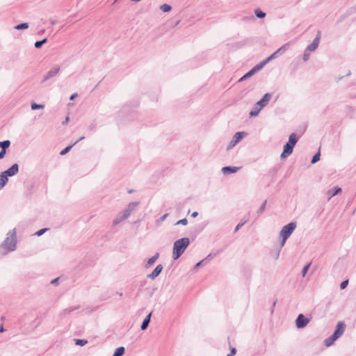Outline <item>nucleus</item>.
Masks as SVG:
<instances>
[{
    "instance_id": "nucleus-1",
    "label": "nucleus",
    "mask_w": 356,
    "mask_h": 356,
    "mask_svg": "<svg viewBox=\"0 0 356 356\" xmlns=\"http://www.w3.org/2000/svg\"><path fill=\"white\" fill-rule=\"evenodd\" d=\"M190 244V240L187 237H184L175 241L173 244L172 258L174 260L179 259L184 252L185 250Z\"/></svg>"
},
{
    "instance_id": "nucleus-2",
    "label": "nucleus",
    "mask_w": 356,
    "mask_h": 356,
    "mask_svg": "<svg viewBox=\"0 0 356 356\" xmlns=\"http://www.w3.org/2000/svg\"><path fill=\"white\" fill-rule=\"evenodd\" d=\"M16 229L14 228L8 232L7 236L1 246L9 252L14 251L17 246Z\"/></svg>"
},
{
    "instance_id": "nucleus-3",
    "label": "nucleus",
    "mask_w": 356,
    "mask_h": 356,
    "mask_svg": "<svg viewBox=\"0 0 356 356\" xmlns=\"http://www.w3.org/2000/svg\"><path fill=\"white\" fill-rule=\"evenodd\" d=\"M298 138L299 136L296 134H291L289 136L288 142L284 146V150L280 156L281 159H286L292 154L293 147L297 143Z\"/></svg>"
},
{
    "instance_id": "nucleus-4",
    "label": "nucleus",
    "mask_w": 356,
    "mask_h": 356,
    "mask_svg": "<svg viewBox=\"0 0 356 356\" xmlns=\"http://www.w3.org/2000/svg\"><path fill=\"white\" fill-rule=\"evenodd\" d=\"M296 222H291L286 225L284 226L280 232V236L282 238V241L280 242V248H282L286 243V241L289 238L293 232L296 228Z\"/></svg>"
},
{
    "instance_id": "nucleus-5",
    "label": "nucleus",
    "mask_w": 356,
    "mask_h": 356,
    "mask_svg": "<svg viewBox=\"0 0 356 356\" xmlns=\"http://www.w3.org/2000/svg\"><path fill=\"white\" fill-rule=\"evenodd\" d=\"M60 72V66L59 65H53L49 70L44 75L42 82H45L51 79L56 77Z\"/></svg>"
},
{
    "instance_id": "nucleus-6",
    "label": "nucleus",
    "mask_w": 356,
    "mask_h": 356,
    "mask_svg": "<svg viewBox=\"0 0 356 356\" xmlns=\"http://www.w3.org/2000/svg\"><path fill=\"white\" fill-rule=\"evenodd\" d=\"M247 136V133L244 132V131H240V132H236L232 140L229 142L227 147V149L229 150L230 149H232V147H234L237 143H238L241 139L246 136Z\"/></svg>"
},
{
    "instance_id": "nucleus-7",
    "label": "nucleus",
    "mask_w": 356,
    "mask_h": 356,
    "mask_svg": "<svg viewBox=\"0 0 356 356\" xmlns=\"http://www.w3.org/2000/svg\"><path fill=\"white\" fill-rule=\"evenodd\" d=\"M309 318H306L302 314H300L296 320V325L298 329L304 328L309 323Z\"/></svg>"
},
{
    "instance_id": "nucleus-8",
    "label": "nucleus",
    "mask_w": 356,
    "mask_h": 356,
    "mask_svg": "<svg viewBox=\"0 0 356 356\" xmlns=\"http://www.w3.org/2000/svg\"><path fill=\"white\" fill-rule=\"evenodd\" d=\"M345 327H346V325L342 321H339L337 326H336V329L333 333V336L334 337H335V339H338L339 338L344 332L345 331Z\"/></svg>"
},
{
    "instance_id": "nucleus-9",
    "label": "nucleus",
    "mask_w": 356,
    "mask_h": 356,
    "mask_svg": "<svg viewBox=\"0 0 356 356\" xmlns=\"http://www.w3.org/2000/svg\"><path fill=\"white\" fill-rule=\"evenodd\" d=\"M321 33L318 32L316 38L314 39L312 42L306 47V49L310 52L315 51L319 45Z\"/></svg>"
},
{
    "instance_id": "nucleus-10",
    "label": "nucleus",
    "mask_w": 356,
    "mask_h": 356,
    "mask_svg": "<svg viewBox=\"0 0 356 356\" xmlns=\"http://www.w3.org/2000/svg\"><path fill=\"white\" fill-rule=\"evenodd\" d=\"M138 202H133L129 203L127 205V208L122 212L124 217L128 218L130 216L131 212L134 211L136 208L138 207Z\"/></svg>"
},
{
    "instance_id": "nucleus-11",
    "label": "nucleus",
    "mask_w": 356,
    "mask_h": 356,
    "mask_svg": "<svg viewBox=\"0 0 356 356\" xmlns=\"http://www.w3.org/2000/svg\"><path fill=\"white\" fill-rule=\"evenodd\" d=\"M271 97H272L271 93H266L263 96V97L259 101H258L256 104L257 106H259V107H260V108L263 109L268 104Z\"/></svg>"
},
{
    "instance_id": "nucleus-12",
    "label": "nucleus",
    "mask_w": 356,
    "mask_h": 356,
    "mask_svg": "<svg viewBox=\"0 0 356 356\" xmlns=\"http://www.w3.org/2000/svg\"><path fill=\"white\" fill-rule=\"evenodd\" d=\"M19 172V165L17 163H15L6 170L3 172L8 177L15 175Z\"/></svg>"
},
{
    "instance_id": "nucleus-13",
    "label": "nucleus",
    "mask_w": 356,
    "mask_h": 356,
    "mask_svg": "<svg viewBox=\"0 0 356 356\" xmlns=\"http://www.w3.org/2000/svg\"><path fill=\"white\" fill-rule=\"evenodd\" d=\"M163 268V267L161 264L157 265L154 270L150 274L147 275V277L152 280L156 279L161 273Z\"/></svg>"
},
{
    "instance_id": "nucleus-14",
    "label": "nucleus",
    "mask_w": 356,
    "mask_h": 356,
    "mask_svg": "<svg viewBox=\"0 0 356 356\" xmlns=\"http://www.w3.org/2000/svg\"><path fill=\"white\" fill-rule=\"evenodd\" d=\"M341 191V188L338 186H336L332 189L328 190L326 192V195L328 197V200H330L332 197L337 195Z\"/></svg>"
},
{
    "instance_id": "nucleus-15",
    "label": "nucleus",
    "mask_w": 356,
    "mask_h": 356,
    "mask_svg": "<svg viewBox=\"0 0 356 356\" xmlns=\"http://www.w3.org/2000/svg\"><path fill=\"white\" fill-rule=\"evenodd\" d=\"M240 168L235 166H225L222 168V172L225 175L235 173Z\"/></svg>"
},
{
    "instance_id": "nucleus-16",
    "label": "nucleus",
    "mask_w": 356,
    "mask_h": 356,
    "mask_svg": "<svg viewBox=\"0 0 356 356\" xmlns=\"http://www.w3.org/2000/svg\"><path fill=\"white\" fill-rule=\"evenodd\" d=\"M8 177L2 172L0 173V190H1L8 183Z\"/></svg>"
},
{
    "instance_id": "nucleus-17",
    "label": "nucleus",
    "mask_w": 356,
    "mask_h": 356,
    "mask_svg": "<svg viewBox=\"0 0 356 356\" xmlns=\"http://www.w3.org/2000/svg\"><path fill=\"white\" fill-rule=\"evenodd\" d=\"M290 47V42H287L282 45L281 47H280L277 51L275 52L277 53L278 56L283 54L284 52H286Z\"/></svg>"
},
{
    "instance_id": "nucleus-18",
    "label": "nucleus",
    "mask_w": 356,
    "mask_h": 356,
    "mask_svg": "<svg viewBox=\"0 0 356 356\" xmlns=\"http://www.w3.org/2000/svg\"><path fill=\"white\" fill-rule=\"evenodd\" d=\"M85 138L84 136H82L78 140H76L75 143H74L73 144L66 147L65 148H64L60 152V155H65L66 154L70 149L74 145H76L77 143H79V141L83 140Z\"/></svg>"
},
{
    "instance_id": "nucleus-19",
    "label": "nucleus",
    "mask_w": 356,
    "mask_h": 356,
    "mask_svg": "<svg viewBox=\"0 0 356 356\" xmlns=\"http://www.w3.org/2000/svg\"><path fill=\"white\" fill-rule=\"evenodd\" d=\"M159 252H156L153 257H152L151 258H149L148 260H147V262L145 264V268H149L152 265H153L154 264V262L156 261V259L159 258Z\"/></svg>"
},
{
    "instance_id": "nucleus-20",
    "label": "nucleus",
    "mask_w": 356,
    "mask_h": 356,
    "mask_svg": "<svg viewBox=\"0 0 356 356\" xmlns=\"http://www.w3.org/2000/svg\"><path fill=\"white\" fill-rule=\"evenodd\" d=\"M127 219L126 217H124V216L123 215L122 213H120L117 215V216L115 217V218L113 220V226H115L117 225H118L119 223H120L122 221H123L124 220Z\"/></svg>"
},
{
    "instance_id": "nucleus-21",
    "label": "nucleus",
    "mask_w": 356,
    "mask_h": 356,
    "mask_svg": "<svg viewBox=\"0 0 356 356\" xmlns=\"http://www.w3.org/2000/svg\"><path fill=\"white\" fill-rule=\"evenodd\" d=\"M261 110L262 108H260V107H259V106H257V104H255L253 108L250 112L249 115L250 117H256L259 115Z\"/></svg>"
},
{
    "instance_id": "nucleus-22",
    "label": "nucleus",
    "mask_w": 356,
    "mask_h": 356,
    "mask_svg": "<svg viewBox=\"0 0 356 356\" xmlns=\"http://www.w3.org/2000/svg\"><path fill=\"white\" fill-rule=\"evenodd\" d=\"M266 64H267V63L265 61V60H264L263 61H261L259 64L256 65L251 70H252V72H254V74H255L256 72H257L259 70H261Z\"/></svg>"
},
{
    "instance_id": "nucleus-23",
    "label": "nucleus",
    "mask_w": 356,
    "mask_h": 356,
    "mask_svg": "<svg viewBox=\"0 0 356 356\" xmlns=\"http://www.w3.org/2000/svg\"><path fill=\"white\" fill-rule=\"evenodd\" d=\"M78 308H79V307H73L65 309L60 312V314L62 316H65L66 315L70 314L72 312L77 309Z\"/></svg>"
},
{
    "instance_id": "nucleus-24",
    "label": "nucleus",
    "mask_w": 356,
    "mask_h": 356,
    "mask_svg": "<svg viewBox=\"0 0 356 356\" xmlns=\"http://www.w3.org/2000/svg\"><path fill=\"white\" fill-rule=\"evenodd\" d=\"M337 340V339H335V337H334L333 335H331L330 337L327 338L326 339H325L324 341V344L325 346L327 347H329L333 343L334 341H335Z\"/></svg>"
},
{
    "instance_id": "nucleus-25",
    "label": "nucleus",
    "mask_w": 356,
    "mask_h": 356,
    "mask_svg": "<svg viewBox=\"0 0 356 356\" xmlns=\"http://www.w3.org/2000/svg\"><path fill=\"white\" fill-rule=\"evenodd\" d=\"M125 352L124 347L121 346L115 349L113 356H122Z\"/></svg>"
},
{
    "instance_id": "nucleus-26",
    "label": "nucleus",
    "mask_w": 356,
    "mask_h": 356,
    "mask_svg": "<svg viewBox=\"0 0 356 356\" xmlns=\"http://www.w3.org/2000/svg\"><path fill=\"white\" fill-rule=\"evenodd\" d=\"M10 145V141L9 140H6L0 142V148L1 149L6 150L7 148H8Z\"/></svg>"
},
{
    "instance_id": "nucleus-27",
    "label": "nucleus",
    "mask_w": 356,
    "mask_h": 356,
    "mask_svg": "<svg viewBox=\"0 0 356 356\" xmlns=\"http://www.w3.org/2000/svg\"><path fill=\"white\" fill-rule=\"evenodd\" d=\"M29 28V24L26 22L19 24L14 27L16 30L26 29Z\"/></svg>"
},
{
    "instance_id": "nucleus-28",
    "label": "nucleus",
    "mask_w": 356,
    "mask_h": 356,
    "mask_svg": "<svg viewBox=\"0 0 356 356\" xmlns=\"http://www.w3.org/2000/svg\"><path fill=\"white\" fill-rule=\"evenodd\" d=\"M160 9L164 13H167L170 11L172 8L170 5L164 3L160 6Z\"/></svg>"
},
{
    "instance_id": "nucleus-29",
    "label": "nucleus",
    "mask_w": 356,
    "mask_h": 356,
    "mask_svg": "<svg viewBox=\"0 0 356 356\" xmlns=\"http://www.w3.org/2000/svg\"><path fill=\"white\" fill-rule=\"evenodd\" d=\"M47 42V38H44V39H43L42 40L36 41L35 42L34 46H35V48L39 49V48H40L42 46V44H44Z\"/></svg>"
},
{
    "instance_id": "nucleus-30",
    "label": "nucleus",
    "mask_w": 356,
    "mask_h": 356,
    "mask_svg": "<svg viewBox=\"0 0 356 356\" xmlns=\"http://www.w3.org/2000/svg\"><path fill=\"white\" fill-rule=\"evenodd\" d=\"M254 72H252V70H250L248 72H247L245 74H244L240 79L239 81H243L250 77H251L252 75H254Z\"/></svg>"
},
{
    "instance_id": "nucleus-31",
    "label": "nucleus",
    "mask_w": 356,
    "mask_h": 356,
    "mask_svg": "<svg viewBox=\"0 0 356 356\" xmlns=\"http://www.w3.org/2000/svg\"><path fill=\"white\" fill-rule=\"evenodd\" d=\"M254 13L258 18H264L266 16V13L260 9H256Z\"/></svg>"
},
{
    "instance_id": "nucleus-32",
    "label": "nucleus",
    "mask_w": 356,
    "mask_h": 356,
    "mask_svg": "<svg viewBox=\"0 0 356 356\" xmlns=\"http://www.w3.org/2000/svg\"><path fill=\"white\" fill-rule=\"evenodd\" d=\"M320 156H321V153H320V151H318L316 154H314V156L312 157V161L311 163H316L317 161H318L320 160Z\"/></svg>"
},
{
    "instance_id": "nucleus-33",
    "label": "nucleus",
    "mask_w": 356,
    "mask_h": 356,
    "mask_svg": "<svg viewBox=\"0 0 356 356\" xmlns=\"http://www.w3.org/2000/svg\"><path fill=\"white\" fill-rule=\"evenodd\" d=\"M31 107L32 110H37V109H40V108H43L44 107V106L43 104H38L36 103H32Z\"/></svg>"
},
{
    "instance_id": "nucleus-34",
    "label": "nucleus",
    "mask_w": 356,
    "mask_h": 356,
    "mask_svg": "<svg viewBox=\"0 0 356 356\" xmlns=\"http://www.w3.org/2000/svg\"><path fill=\"white\" fill-rule=\"evenodd\" d=\"M310 51H307L306 49H305V51H304V54H303V56H302V59L304 61H307L309 58V56H310Z\"/></svg>"
},
{
    "instance_id": "nucleus-35",
    "label": "nucleus",
    "mask_w": 356,
    "mask_h": 356,
    "mask_svg": "<svg viewBox=\"0 0 356 356\" xmlns=\"http://www.w3.org/2000/svg\"><path fill=\"white\" fill-rule=\"evenodd\" d=\"M75 344L83 346L87 343V341L85 339H75Z\"/></svg>"
},
{
    "instance_id": "nucleus-36",
    "label": "nucleus",
    "mask_w": 356,
    "mask_h": 356,
    "mask_svg": "<svg viewBox=\"0 0 356 356\" xmlns=\"http://www.w3.org/2000/svg\"><path fill=\"white\" fill-rule=\"evenodd\" d=\"M266 202H267V201H266V200H265V201L263 202V204H261V206L260 207V208L258 209V211H257V213L261 214V213H262L265 211V209H266Z\"/></svg>"
},
{
    "instance_id": "nucleus-37",
    "label": "nucleus",
    "mask_w": 356,
    "mask_h": 356,
    "mask_svg": "<svg viewBox=\"0 0 356 356\" xmlns=\"http://www.w3.org/2000/svg\"><path fill=\"white\" fill-rule=\"evenodd\" d=\"M168 213H165V214L163 215L162 216H161V217H160V218L156 220V224H157L158 225H161V223L162 222H163V221L165 220V218L168 217Z\"/></svg>"
},
{
    "instance_id": "nucleus-38",
    "label": "nucleus",
    "mask_w": 356,
    "mask_h": 356,
    "mask_svg": "<svg viewBox=\"0 0 356 356\" xmlns=\"http://www.w3.org/2000/svg\"><path fill=\"white\" fill-rule=\"evenodd\" d=\"M279 56L277 54V53L274 52L270 56H268L266 59H265V61L268 63L273 59L278 57Z\"/></svg>"
},
{
    "instance_id": "nucleus-39",
    "label": "nucleus",
    "mask_w": 356,
    "mask_h": 356,
    "mask_svg": "<svg viewBox=\"0 0 356 356\" xmlns=\"http://www.w3.org/2000/svg\"><path fill=\"white\" fill-rule=\"evenodd\" d=\"M149 324V322H148L147 321H145V319L143 320V323H142V325L140 326V329L142 330H145L147 329V327H148Z\"/></svg>"
},
{
    "instance_id": "nucleus-40",
    "label": "nucleus",
    "mask_w": 356,
    "mask_h": 356,
    "mask_svg": "<svg viewBox=\"0 0 356 356\" xmlns=\"http://www.w3.org/2000/svg\"><path fill=\"white\" fill-rule=\"evenodd\" d=\"M187 223H188L187 219L186 218H183V219L179 220V221H177L175 225H187Z\"/></svg>"
},
{
    "instance_id": "nucleus-41",
    "label": "nucleus",
    "mask_w": 356,
    "mask_h": 356,
    "mask_svg": "<svg viewBox=\"0 0 356 356\" xmlns=\"http://www.w3.org/2000/svg\"><path fill=\"white\" fill-rule=\"evenodd\" d=\"M247 221L248 220H245L243 222L238 223L235 227L234 232H236L242 226H243L247 222Z\"/></svg>"
},
{
    "instance_id": "nucleus-42",
    "label": "nucleus",
    "mask_w": 356,
    "mask_h": 356,
    "mask_svg": "<svg viewBox=\"0 0 356 356\" xmlns=\"http://www.w3.org/2000/svg\"><path fill=\"white\" fill-rule=\"evenodd\" d=\"M309 266H310V264H308L307 265H306V266L303 268L302 271V277H305V275H306V273H307V270H308V269H309Z\"/></svg>"
},
{
    "instance_id": "nucleus-43",
    "label": "nucleus",
    "mask_w": 356,
    "mask_h": 356,
    "mask_svg": "<svg viewBox=\"0 0 356 356\" xmlns=\"http://www.w3.org/2000/svg\"><path fill=\"white\" fill-rule=\"evenodd\" d=\"M47 229V228L41 229L35 233V235L38 236H42Z\"/></svg>"
},
{
    "instance_id": "nucleus-44",
    "label": "nucleus",
    "mask_w": 356,
    "mask_h": 356,
    "mask_svg": "<svg viewBox=\"0 0 356 356\" xmlns=\"http://www.w3.org/2000/svg\"><path fill=\"white\" fill-rule=\"evenodd\" d=\"M211 257V254H209L205 259H202V261L197 262L195 266V268H197V267H200V266L205 261L207 260L208 258H209Z\"/></svg>"
},
{
    "instance_id": "nucleus-45",
    "label": "nucleus",
    "mask_w": 356,
    "mask_h": 356,
    "mask_svg": "<svg viewBox=\"0 0 356 356\" xmlns=\"http://www.w3.org/2000/svg\"><path fill=\"white\" fill-rule=\"evenodd\" d=\"M348 284V280L343 281L340 284V288L341 289H344L347 286Z\"/></svg>"
},
{
    "instance_id": "nucleus-46",
    "label": "nucleus",
    "mask_w": 356,
    "mask_h": 356,
    "mask_svg": "<svg viewBox=\"0 0 356 356\" xmlns=\"http://www.w3.org/2000/svg\"><path fill=\"white\" fill-rule=\"evenodd\" d=\"M236 353V349L234 347H232L230 349V353L227 355V356H234Z\"/></svg>"
},
{
    "instance_id": "nucleus-47",
    "label": "nucleus",
    "mask_w": 356,
    "mask_h": 356,
    "mask_svg": "<svg viewBox=\"0 0 356 356\" xmlns=\"http://www.w3.org/2000/svg\"><path fill=\"white\" fill-rule=\"evenodd\" d=\"M6 154V150L1 149L0 151V160L3 159Z\"/></svg>"
},
{
    "instance_id": "nucleus-48",
    "label": "nucleus",
    "mask_w": 356,
    "mask_h": 356,
    "mask_svg": "<svg viewBox=\"0 0 356 356\" xmlns=\"http://www.w3.org/2000/svg\"><path fill=\"white\" fill-rule=\"evenodd\" d=\"M151 316H152V312H150L148 315L146 316V317L145 318V320L147 321L148 322H150Z\"/></svg>"
},
{
    "instance_id": "nucleus-49",
    "label": "nucleus",
    "mask_w": 356,
    "mask_h": 356,
    "mask_svg": "<svg viewBox=\"0 0 356 356\" xmlns=\"http://www.w3.org/2000/svg\"><path fill=\"white\" fill-rule=\"evenodd\" d=\"M88 130L89 131H93L95 129V124H91L88 127Z\"/></svg>"
},
{
    "instance_id": "nucleus-50",
    "label": "nucleus",
    "mask_w": 356,
    "mask_h": 356,
    "mask_svg": "<svg viewBox=\"0 0 356 356\" xmlns=\"http://www.w3.org/2000/svg\"><path fill=\"white\" fill-rule=\"evenodd\" d=\"M280 250H279L276 252V254H274V257H275V259H278L279 255H280Z\"/></svg>"
},
{
    "instance_id": "nucleus-51",
    "label": "nucleus",
    "mask_w": 356,
    "mask_h": 356,
    "mask_svg": "<svg viewBox=\"0 0 356 356\" xmlns=\"http://www.w3.org/2000/svg\"><path fill=\"white\" fill-rule=\"evenodd\" d=\"M77 97V93H74V94H72V95L70 96V100H72V99H74L75 97Z\"/></svg>"
},
{
    "instance_id": "nucleus-52",
    "label": "nucleus",
    "mask_w": 356,
    "mask_h": 356,
    "mask_svg": "<svg viewBox=\"0 0 356 356\" xmlns=\"http://www.w3.org/2000/svg\"><path fill=\"white\" fill-rule=\"evenodd\" d=\"M198 215V213L197 211H195L193 212L192 214H191V216L193 218H195Z\"/></svg>"
},
{
    "instance_id": "nucleus-53",
    "label": "nucleus",
    "mask_w": 356,
    "mask_h": 356,
    "mask_svg": "<svg viewBox=\"0 0 356 356\" xmlns=\"http://www.w3.org/2000/svg\"><path fill=\"white\" fill-rule=\"evenodd\" d=\"M58 278H56V279L51 280V284H56L58 282Z\"/></svg>"
},
{
    "instance_id": "nucleus-54",
    "label": "nucleus",
    "mask_w": 356,
    "mask_h": 356,
    "mask_svg": "<svg viewBox=\"0 0 356 356\" xmlns=\"http://www.w3.org/2000/svg\"><path fill=\"white\" fill-rule=\"evenodd\" d=\"M4 331L3 326L2 325H0V332H3Z\"/></svg>"
},
{
    "instance_id": "nucleus-55",
    "label": "nucleus",
    "mask_w": 356,
    "mask_h": 356,
    "mask_svg": "<svg viewBox=\"0 0 356 356\" xmlns=\"http://www.w3.org/2000/svg\"><path fill=\"white\" fill-rule=\"evenodd\" d=\"M68 121H69V117H67V118H65V121H64L63 123V124H66V123H67V122H68Z\"/></svg>"
},
{
    "instance_id": "nucleus-56",
    "label": "nucleus",
    "mask_w": 356,
    "mask_h": 356,
    "mask_svg": "<svg viewBox=\"0 0 356 356\" xmlns=\"http://www.w3.org/2000/svg\"><path fill=\"white\" fill-rule=\"evenodd\" d=\"M51 24H56V21H51Z\"/></svg>"
},
{
    "instance_id": "nucleus-57",
    "label": "nucleus",
    "mask_w": 356,
    "mask_h": 356,
    "mask_svg": "<svg viewBox=\"0 0 356 356\" xmlns=\"http://www.w3.org/2000/svg\"><path fill=\"white\" fill-rule=\"evenodd\" d=\"M350 74H351V73H350V72H348L346 76H350Z\"/></svg>"
},
{
    "instance_id": "nucleus-58",
    "label": "nucleus",
    "mask_w": 356,
    "mask_h": 356,
    "mask_svg": "<svg viewBox=\"0 0 356 356\" xmlns=\"http://www.w3.org/2000/svg\"><path fill=\"white\" fill-rule=\"evenodd\" d=\"M132 192H133V191H132V190L129 191V193H131Z\"/></svg>"
},
{
    "instance_id": "nucleus-59",
    "label": "nucleus",
    "mask_w": 356,
    "mask_h": 356,
    "mask_svg": "<svg viewBox=\"0 0 356 356\" xmlns=\"http://www.w3.org/2000/svg\"><path fill=\"white\" fill-rule=\"evenodd\" d=\"M118 0H115V2H116Z\"/></svg>"
}]
</instances>
